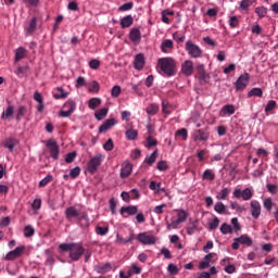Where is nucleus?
<instances>
[{
  "instance_id": "nucleus-1",
  "label": "nucleus",
  "mask_w": 278,
  "mask_h": 278,
  "mask_svg": "<svg viewBox=\"0 0 278 278\" xmlns=\"http://www.w3.org/2000/svg\"><path fill=\"white\" fill-rule=\"evenodd\" d=\"M159 66L161 71L167 77H173L177 75V62L173 58H163L159 60Z\"/></svg>"
},
{
  "instance_id": "nucleus-2",
  "label": "nucleus",
  "mask_w": 278,
  "mask_h": 278,
  "mask_svg": "<svg viewBox=\"0 0 278 278\" xmlns=\"http://www.w3.org/2000/svg\"><path fill=\"white\" fill-rule=\"evenodd\" d=\"M240 244H244L245 247H253V239L247 235H241L239 238H235L232 243L233 251H238V249H240Z\"/></svg>"
},
{
  "instance_id": "nucleus-3",
  "label": "nucleus",
  "mask_w": 278,
  "mask_h": 278,
  "mask_svg": "<svg viewBox=\"0 0 278 278\" xmlns=\"http://www.w3.org/2000/svg\"><path fill=\"white\" fill-rule=\"evenodd\" d=\"M77 104L73 100H68L64 105L63 110L59 113L62 118H68L75 112Z\"/></svg>"
},
{
  "instance_id": "nucleus-4",
  "label": "nucleus",
  "mask_w": 278,
  "mask_h": 278,
  "mask_svg": "<svg viewBox=\"0 0 278 278\" xmlns=\"http://www.w3.org/2000/svg\"><path fill=\"white\" fill-rule=\"evenodd\" d=\"M186 51H188L191 58H201L203 55V50L197 45H194L191 40L186 42Z\"/></svg>"
},
{
  "instance_id": "nucleus-5",
  "label": "nucleus",
  "mask_w": 278,
  "mask_h": 278,
  "mask_svg": "<svg viewBox=\"0 0 278 278\" xmlns=\"http://www.w3.org/2000/svg\"><path fill=\"white\" fill-rule=\"evenodd\" d=\"M137 240H139V242H141V244L151 245V244H155V242H157V237H155L149 232H141L138 235Z\"/></svg>"
},
{
  "instance_id": "nucleus-6",
  "label": "nucleus",
  "mask_w": 278,
  "mask_h": 278,
  "mask_svg": "<svg viewBox=\"0 0 278 278\" xmlns=\"http://www.w3.org/2000/svg\"><path fill=\"white\" fill-rule=\"evenodd\" d=\"M102 161V154H98L94 157H92L88 163V172L91 173V175H93V173H97L98 168L101 166Z\"/></svg>"
},
{
  "instance_id": "nucleus-7",
  "label": "nucleus",
  "mask_w": 278,
  "mask_h": 278,
  "mask_svg": "<svg viewBox=\"0 0 278 278\" xmlns=\"http://www.w3.org/2000/svg\"><path fill=\"white\" fill-rule=\"evenodd\" d=\"M194 142H207L210 140V131L205 129H198L192 135Z\"/></svg>"
},
{
  "instance_id": "nucleus-8",
  "label": "nucleus",
  "mask_w": 278,
  "mask_h": 278,
  "mask_svg": "<svg viewBox=\"0 0 278 278\" xmlns=\"http://www.w3.org/2000/svg\"><path fill=\"white\" fill-rule=\"evenodd\" d=\"M84 255V247L74 243L72 250L70 251V257L73 262H78V260Z\"/></svg>"
},
{
  "instance_id": "nucleus-9",
  "label": "nucleus",
  "mask_w": 278,
  "mask_h": 278,
  "mask_svg": "<svg viewBox=\"0 0 278 278\" xmlns=\"http://www.w3.org/2000/svg\"><path fill=\"white\" fill-rule=\"evenodd\" d=\"M47 149L50 151V155L53 160H58L60 155V146H58V142L55 140L50 139L46 143Z\"/></svg>"
},
{
  "instance_id": "nucleus-10",
  "label": "nucleus",
  "mask_w": 278,
  "mask_h": 278,
  "mask_svg": "<svg viewBox=\"0 0 278 278\" xmlns=\"http://www.w3.org/2000/svg\"><path fill=\"white\" fill-rule=\"evenodd\" d=\"M250 79L251 77L249 76V73L241 75L236 81V90H244V88L249 86Z\"/></svg>"
},
{
  "instance_id": "nucleus-11",
  "label": "nucleus",
  "mask_w": 278,
  "mask_h": 278,
  "mask_svg": "<svg viewBox=\"0 0 278 278\" xmlns=\"http://www.w3.org/2000/svg\"><path fill=\"white\" fill-rule=\"evenodd\" d=\"M200 84H207L210 81V74L205 73V66L200 64L197 66Z\"/></svg>"
},
{
  "instance_id": "nucleus-12",
  "label": "nucleus",
  "mask_w": 278,
  "mask_h": 278,
  "mask_svg": "<svg viewBox=\"0 0 278 278\" xmlns=\"http://www.w3.org/2000/svg\"><path fill=\"white\" fill-rule=\"evenodd\" d=\"M23 251H25V247H17L15 250L10 251L4 260H7V262H12V260H16V257H21V255H23Z\"/></svg>"
},
{
  "instance_id": "nucleus-13",
  "label": "nucleus",
  "mask_w": 278,
  "mask_h": 278,
  "mask_svg": "<svg viewBox=\"0 0 278 278\" xmlns=\"http://www.w3.org/2000/svg\"><path fill=\"white\" fill-rule=\"evenodd\" d=\"M132 170H134V165L131 163H129L128 161H125L122 164L121 178L127 179V177H129V175H131Z\"/></svg>"
},
{
  "instance_id": "nucleus-14",
  "label": "nucleus",
  "mask_w": 278,
  "mask_h": 278,
  "mask_svg": "<svg viewBox=\"0 0 278 278\" xmlns=\"http://www.w3.org/2000/svg\"><path fill=\"white\" fill-rule=\"evenodd\" d=\"M181 73L190 77L194 73V63L190 60L185 61L181 65Z\"/></svg>"
},
{
  "instance_id": "nucleus-15",
  "label": "nucleus",
  "mask_w": 278,
  "mask_h": 278,
  "mask_svg": "<svg viewBox=\"0 0 278 278\" xmlns=\"http://www.w3.org/2000/svg\"><path fill=\"white\" fill-rule=\"evenodd\" d=\"M116 125V118L112 117L106 119L103 125L99 128V134H105V131H109V129H112Z\"/></svg>"
},
{
  "instance_id": "nucleus-16",
  "label": "nucleus",
  "mask_w": 278,
  "mask_h": 278,
  "mask_svg": "<svg viewBox=\"0 0 278 278\" xmlns=\"http://www.w3.org/2000/svg\"><path fill=\"white\" fill-rule=\"evenodd\" d=\"M121 214L124 216V218H127L128 216H136L138 214V206L130 205V206H123L121 208ZM127 214V215H125Z\"/></svg>"
},
{
  "instance_id": "nucleus-17",
  "label": "nucleus",
  "mask_w": 278,
  "mask_h": 278,
  "mask_svg": "<svg viewBox=\"0 0 278 278\" xmlns=\"http://www.w3.org/2000/svg\"><path fill=\"white\" fill-rule=\"evenodd\" d=\"M251 214L253 218H260L262 214V205L257 202V200H253L251 202Z\"/></svg>"
},
{
  "instance_id": "nucleus-18",
  "label": "nucleus",
  "mask_w": 278,
  "mask_h": 278,
  "mask_svg": "<svg viewBox=\"0 0 278 278\" xmlns=\"http://www.w3.org/2000/svg\"><path fill=\"white\" fill-rule=\"evenodd\" d=\"M65 216L68 220H71V218H77V220H79L81 213H79V211H77V207L70 206L65 210Z\"/></svg>"
},
{
  "instance_id": "nucleus-19",
  "label": "nucleus",
  "mask_w": 278,
  "mask_h": 278,
  "mask_svg": "<svg viewBox=\"0 0 278 278\" xmlns=\"http://www.w3.org/2000/svg\"><path fill=\"white\" fill-rule=\"evenodd\" d=\"M216 256L215 253H208L205 255L204 261L199 264L200 270H205V268H210V264H212V260Z\"/></svg>"
},
{
  "instance_id": "nucleus-20",
  "label": "nucleus",
  "mask_w": 278,
  "mask_h": 278,
  "mask_svg": "<svg viewBox=\"0 0 278 278\" xmlns=\"http://www.w3.org/2000/svg\"><path fill=\"white\" fill-rule=\"evenodd\" d=\"M134 66L136 71H142L144 68V54L139 53L136 55Z\"/></svg>"
},
{
  "instance_id": "nucleus-21",
  "label": "nucleus",
  "mask_w": 278,
  "mask_h": 278,
  "mask_svg": "<svg viewBox=\"0 0 278 278\" xmlns=\"http://www.w3.org/2000/svg\"><path fill=\"white\" fill-rule=\"evenodd\" d=\"M129 38L130 40L135 43V45H138L142 38V35L140 33V29L138 28H132L130 30V34H129Z\"/></svg>"
},
{
  "instance_id": "nucleus-22",
  "label": "nucleus",
  "mask_w": 278,
  "mask_h": 278,
  "mask_svg": "<svg viewBox=\"0 0 278 278\" xmlns=\"http://www.w3.org/2000/svg\"><path fill=\"white\" fill-rule=\"evenodd\" d=\"M16 144H18V140L15 138H8L3 142L4 149H8L10 152L14 151Z\"/></svg>"
},
{
  "instance_id": "nucleus-23",
  "label": "nucleus",
  "mask_w": 278,
  "mask_h": 278,
  "mask_svg": "<svg viewBox=\"0 0 278 278\" xmlns=\"http://www.w3.org/2000/svg\"><path fill=\"white\" fill-rule=\"evenodd\" d=\"M134 25V17L131 15H127L122 18L121 27L126 29L127 27H131Z\"/></svg>"
},
{
  "instance_id": "nucleus-24",
  "label": "nucleus",
  "mask_w": 278,
  "mask_h": 278,
  "mask_svg": "<svg viewBox=\"0 0 278 278\" xmlns=\"http://www.w3.org/2000/svg\"><path fill=\"white\" fill-rule=\"evenodd\" d=\"M78 223L83 227H89L90 226V219L88 218V215L86 213H81L78 217Z\"/></svg>"
},
{
  "instance_id": "nucleus-25",
  "label": "nucleus",
  "mask_w": 278,
  "mask_h": 278,
  "mask_svg": "<svg viewBox=\"0 0 278 278\" xmlns=\"http://www.w3.org/2000/svg\"><path fill=\"white\" fill-rule=\"evenodd\" d=\"M251 97H264V91L262 90V88H252L249 92H248V98L251 99Z\"/></svg>"
},
{
  "instance_id": "nucleus-26",
  "label": "nucleus",
  "mask_w": 278,
  "mask_h": 278,
  "mask_svg": "<svg viewBox=\"0 0 278 278\" xmlns=\"http://www.w3.org/2000/svg\"><path fill=\"white\" fill-rule=\"evenodd\" d=\"M25 114H27V108L22 105L17 109V113H16V121L17 123H21V121H23V117L25 116Z\"/></svg>"
},
{
  "instance_id": "nucleus-27",
  "label": "nucleus",
  "mask_w": 278,
  "mask_h": 278,
  "mask_svg": "<svg viewBox=\"0 0 278 278\" xmlns=\"http://www.w3.org/2000/svg\"><path fill=\"white\" fill-rule=\"evenodd\" d=\"M27 55V50L25 48H18L15 52V62H21Z\"/></svg>"
},
{
  "instance_id": "nucleus-28",
  "label": "nucleus",
  "mask_w": 278,
  "mask_h": 278,
  "mask_svg": "<svg viewBox=\"0 0 278 278\" xmlns=\"http://www.w3.org/2000/svg\"><path fill=\"white\" fill-rule=\"evenodd\" d=\"M88 105L90 110H97V108H99V105H101V98H91L88 101Z\"/></svg>"
},
{
  "instance_id": "nucleus-29",
  "label": "nucleus",
  "mask_w": 278,
  "mask_h": 278,
  "mask_svg": "<svg viewBox=\"0 0 278 278\" xmlns=\"http://www.w3.org/2000/svg\"><path fill=\"white\" fill-rule=\"evenodd\" d=\"M161 49L163 53H168L169 49H173V40L166 39L162 42Z\"/></svg>"
},
{
  "instance_id": "nucleus-30",
  "label": "nucleus",
  "mask_w": 278,
  "mask_h": 278,
  "mask_svg": "<svg viewBox=\"0 0 278 278\" xmlns=\"http://www.w3.org/2000/svg\"><path fill=\"white\" fill-rule=\"evenodd\" d=\"M229 197V188H224L220 192L217 193L216 199L218 201H225Z\"/></svg>"
},
{
  "instance_id": "nucleus-31",
  "label": "nucleus",
  "mask_w": 278,
  "mask_h": 278,
  "mask_svg": "<svg viewBox=\"0 0 278 278\" xmlns=\"http://www.w3.org/2000/svg\"><path fill=\"white\" fill-rule=\"evenodd\" d=\"M220 232L224 235V236H227V233H233V227H231V225L225 223L222 225L220 227Z\"/></svg>"
},
{
  "instance_id": "nucleus-32",
  "label": "nucleus",
  "mask_w": 278,
  "mask_h": 278,
  "mask_svg": "<svg viewBox=\"0 0 278 278\" xmlns=\"http://www.w3.org/2000/svg\"><path fill=\"white\" fill-rule=\"evenodd\" d=\"M94 116H96L97 121H103V118H105V116H108V109L103 108V109L99 110L98 112L94 113Z\"/></svg>"
},
{
  "instance_id": "nucleus-33",
  "label": "nucleus",
  "mask_w": 278,
  "mask_h": 278,
  "mask_svg": "<svg viewBox=\"0 0 278 278\" xmlns=\"http://www.w3.org/2000/svg\"><path fill=\"white\" fill-rule=\"evenodd\" d=\"M36 17H33L29 25L25 27L27 34H34L36 31Z\"/></svg>"
},
{
  "instance_id": "nucleus-34",
  "label": "nucleus",
  "mask_w": 278,
  "mask_h": 278,
  "mask_svg": "<svg viewBox=\"0 0 278 278\" xmlns=\"http://www.w3.org/2000/svg\"><path fill=\"white\" fill-rule=\"evenodd\" d=\"M12 114H14V106L10 105L1 115V118L4 121L11 118Z\"/></svg>"
},
{
  "instance_id": "nucleus-35",
  "label": "nucleus",
  "mask_w": 278,
  "mask_h": 278,
  "mask_svg": "<svg viewBox=\"0 0 278 278\" xmlns=\"http://www.w3.org/2000/svg\"><path fill=\"white\" fill-rule=\"evenodd\" d=\"M202 179L214 181V179H216V175L212 173V169H206L202 176Z\"/></svg>"
},
{
  "instance_id": "nucleus-36",
  "label": "nucleus",
  "mask_w": 278,
  "mask_h": 278,
  "mask_svg": "<svg viewBox=\"0 0 278 278\" xmlns=\"http://www.w3.org/2000/svg\"><path fill=\"white\" fill-rule=\"evenodd\" d=\"M127 140H136L138 138V130L136 129H128L126 131Z\"/></svg>"
},
{
  "instance_id": "nucleus-37",
  "label": "nucleus",
  "mask_w": 278,
  "mask_h": 278,
  "mask_svg": "<svg viewBox=\"0 0 278 278\" xmlns=\"http://www.w3.org/2000/svg\"><path fill=\"white\" fill-rule=\"evenodd\" d=\"M155 160H157V150H155L150 156L146 157V164L151 166L152 164H155Z\"/></svg>"
},
{
  "instance_id": "nucleus-38",
  "label": "nucleus",
  "mask_w": 278,
  "mask_h": 278,
  "mask_svg": "<svg viewBox=\"0 0 278 278\" xmlns=\"http://www.w3.org/2000/svg\"><path fill=\"white\" fill-rule=\"evenodd\" d=\"M255 12H256L257 16H260V18H264V16H266V14H268V9H266V7H257L255 9Z\"/></svg>"
},
{
  "instance_id": "nucleus-39",
  "label": "nucleus",
  "mask_w": 278,
  "mask_h": 278,
  "mask_svg": "<svg viewBox=\"0 0 278 278\" xmlns=\"http://www.w3.org/2000/svg\"><path fill=\"white\" fill-rule=\"evenodd\" d=\"M252 197L253 192L249 188L244 189L241 193V199H243V201H249L252 199Z\"/></svg>"
},
{
  "instance_id": "nucleus-40",
  "label": "nucleus",
  "mask_w": 278,
  "mask_h": 278,
  "mask_svg": "<svg viewBox=\"0 0 278 278\" xmlns=\"http://www.w3.org/2000/svg\"><path fill=\"white\" fill-rule=\"evenodd\" d=\"M263 205L267 212H271L273 206L275 205V202H273V199L267 198L264 200Z\"/></svg>"
},
{
  "instance_id": "nucleus-41",
  "label": "nucleus",
  "mask_w": 278,
  "mask_h": 278,
  "mask_svg": "<svg viewBox=\"0 0 278 278\" xmlns=\"http://www.w3.org/2000/svg\"><path fill=\"white\" fill-rule=\"evenodd\" d=\"M214 210H215V212H217V214H225L227 206H225V204H223V202H217L214 206Z\"/></svg>"
},
{
  "instance_id": "nucleus-42",
  "label": "nucleus",
  "mask_w": 278,
  "mask_h": 278,
  "mask_svg": "<svg viewBox=\"0 0 278 278\" xmlns=\"http://www.w3.org/2000/svg\"><path fill=\"white\" fill-rule=\"evenodd\" d=\"M56 90L61 93H54V99H66V97H68V92H64V89L62 87H58Z\"/></svg>"
},
{
  "instance_id": "nucleus-43",
  "label": "nucleus",
  "mask_w": 278,
  "mask_h": 278,
  "mask_svg": "<svg viewBox=\"0 0 278 278\" xmlns=\"http://www.w3.org/2000/svg\"><path fill=\"white\" fill-rule=\"evenodd\" d=\"M276 108H277V101H275V100L268 101L267 105L265 108L266 114H268V112H273V110H275Z\"/></svg>"
},
{
  "instance_id": "nucleus-44",
  "label": "nucleus",
  "mask_w": 278,
  "mask_h": 278,
  "mask_svg": "<svg viewBox=\"0 0 278 278\" xmlns=\"http://www.w3.org/2000/svg\"><path fill=\"white\" fill-rule=\"evenodd\" d=\"M178 223H186L188 220V212L186 211H179L178 212V218L176 219Z\"/></svg>"
},
{
  "instance_id": "nucleus-45",
  "label": "nucleus",
  "mask_w": 278,
  "mask_h": 278,
  "mask_svg": "<svg viewBox=\"0 0 278 278\" xmlns=\"http://www.w3.org/2000/svg\"><path fill=\"white\" fill-rule=\"evenodd\" d=\"M256 0H242L240 3V8L241 10H249V8L251 5H253V3H255Z\"/></svg>"
},
{
  "instance_id": "nucleus-46",
  "label": "nucleus",
  "mask_w": 278,
  "mask_h": 278,
  "mask_svg": "<svg viewBox=\"0 0 278 278\" xmlns=\"http://www.w3.org/2000/svg\"><path fill=\"white\" fill-rule=\"evenodd\" d=\"M134 240V235H130V237L128 239H123V237H121V235L116 236V242L117 244H127V242H131Z\"/></svg>"
},
{
  "instance_id": "nucleus-47",
  "label": "nucleus",
  "mask_w": 278,
  "mask_h": 278,
  "mask_svg": "<svg viewBox=\"0 0 278 278\" xmlns=\"http://www.w3.org/2000/svg\"><path fill=\"white\" fill-rule=\"evenodd\" d=\"M156 112H159V108L156 104H150L147 108V114H149L150 116H155Z\"/></svg>"
},
{
  "instance_id": "nucleus-48",
  "label": "nucleus",
  "mask_w": 278,
  "mask_h": 278,
  "mask_svg": "<svg viewBox=\"0 0 278 278\" xmlns=\"http://www.w3.org/2000/svg\"><path fill=\"white\" fill-rule=\"evenodd\" d=\"M89 67L92 68L93 71H98V68L101 67V61H99L98 59H92L89 62Z\"/></svg>"
},
{
  "instance_id": "nucleus-49",
  "label": "nucleus",
  "mask_w": 278,
  "mask_h": 278,
  "mask_svg": "<svg viewBox=\"0 0 278 278\" xmlns=\"http://www.w3.org/2000/svg\"><path fill=\"white\" fill-rule=\"evenodd\" d=\"M75 157H77V152H70L65 156L66 164H73L75 162Z\"/></svg>"
},
{
  "instance_id": "nucleus-50",
  "label": "nucleus",
  "mask_w": 278,
  "mask_h": 278,
  "mask_svg": "<svg viewBox=\"0 0 278 278\" xmlns=\"http://www.w3.org/2000/svg\"><path fill=\"white\" fill-rule=\"evenodd\" d=\"M231 224L233 226L232 231H236V233H238V231H241L242 226L240 225V223L238 222L237 217L231 219Z\"/></svg>"
},
{
  "instance_id": "nucleus-51",
  "label": "nucleus",
  "mask_w": 278,
  "mask_h": 278,
  "mask_svg": "<svg viewBox=\"0 0 278 278\" xmlns=\"http://www.w3.org/2000/svg\"><path fill=\"white\" fill-rule=\"evenodd\" d=\"M112 270V265L110 263L104 264L103 266L98 267V273L105 274Z\"/></svg>"
},
{
  "instance_id": "nucleus-52",
  "label": "nucleus",
  "mask_w": 278,
  "mask_h": 278,
  "mask_svg": "<svg viewBox=\"0 0 278 278\" xmlns=\"http://www.w3.org/2000/svg\"><path fill=\"white\" fill-rule=\"evenodd\" d=\"M224 114H236V108L232 104H227L223 108Z\"/></svg>"
},
{
  "instance_id": "nucleus-53",
  "label": "nucleus",
  "mask_w": 278,
  "mask_h": 278,
  "mask_svg": "<svg viewBox=\"0 0 278 278\" xmlns=\"http://www.w3.org/2000/svg\"><path fill=\"white\" fill-rule=\"evenodd\" d=\"M99 88H100V86H99V84L97 83V80H93V81H91L90 83V85H89V88H88V91L89 92H99Z\"/></svg>"
},
{
  "instance_id": "nucleus-54",
  "label": "nucleus",
  "mask_w": 278,
  "mask_h": 278,
  "mask_svg": "<svg viewBox=\"0 0 278 278\" xmlns=\"http://www.w3.org/2000/svg\"><path fill=\"white\" fill-rule=\"evenodd\" d=\"M122 89L121 86H114L111 90V96L116 99L121 96Z\"/></svg>"
},
{
  "instance_id": "nucleus-55",
  "label": "nucleus",
  "mask_w": 278,
  "mask_h": 278,
  "mask_svg": "<svg viewBox=\"0 0 278 278\" xmlns=\"http://www.w3.org/2000/svg\"><path fill=\"white\" fill-rule=\"evenodd\" d=\"M50 181H53V176L48 175L46 178H43L41 181H39V188H45Z\"/></svg>"
},
{
  "instance_id": "nucleus-56",
  "label": "nucleus",
  "mask_w": 278,
  "mask_h": 278,
  "mask_svg": "<svg viewBox=\"0 0 278 278\" xmlns=\"http://www.w3.org/2000/svg\"><path fill=\"white\" fill-rule=\"evenodd\" d=\"M218 225H220V219H218V217H215V218L208 224V229H211V230L218 229Z\"/></svg>"
},
{
  "instance_id": "nucleus-57",
  "label": "nucleus",
  "mask_w": 278,
  "mask_h": 278,
  "mask_svg": "<svg viewBox=\"0 0 278 278\" xmlns=\"http://www.w3.org/2000/svg\"><path fill=\"white\" fill-rule=\"evenodd\" d=\"M104 151H113L114 150V141L112 139H109L104 144H103Z\"/></svg>"
},
{
  "instance_id": "nucleus-58",
  "label": "nucleus",
  "mask_w": 278,
  "mask_h": 278,
  "mask_svg": "<svg viewBox=\"0 0 278 278\" xmlns=\"http://www.w3.org/2000/svg\"><path fill=\"white\" fill-rule=\"evenodd\" d=\"M108 231H110V228H108V227L98 226L96 228V232L98 233V236H105L108 233Z\"/></svg>"
},
{
  "instance_id": "nucleus-59",
  "label": "nucleus",
  "mask_w": 278,
  "mask_h": 278,
  "mask_svg": "<svg viewBox=\"0 0 278 278\" xmlns=\"http://www.w3.org/2000/svg\"><path fill=\"white\" fill-rule=\"evenodd\" d=\"M40 207H42V200H40V198H37L31 203V208L33 210H40Z\"/></svg>"
},
{
  "instance_id": "nucleus-60",
  "label": "nucleus",
  "mask_w": 278,
  "mask_h": 278,
  "mask_svg": "<svg viewBox=\"0 0 278 278\" xmlns=\"http://www.w3.org/2000/svg\"><path fill=\"white\" fill-rule=\"evenodd\" d=\"M81 173V168H79L78 166L77 167H74L71 173H70V176L72 177V179H76V177H79V174Z\"/></svg>"
},
{
  "instance_id": "nucleus-61",
  "label": "nucleus",
  "mask_w": 278,
  "mask_h": 278,
  "mask_svg": "<svg viewBox=\"0 0 278 278\" xmlns=\"http://www.w3.org/2000/svg\"><path fill=\"white\" fill-rule=\"evenodd\" d=\"M168 273L172 275H178L179 274V268H177V265L175 264H169L167 267Z\"/></svg>"
},
{
  "instance_id": "nucleus-62",
  "label": "nucleus",
  "mask_w": 278,
  "mask_h": 278,
  "mask_svg": "<svg viewBox=\"0 0 278 278\" xmlns=\"http://www.w3.org/2000/svg\"><path fill=\"white\" fill-rule=\"evenodd\" d=\"M75 243H62V244H60L59 245V249H61V251H72V249H73V245H74Z\"/></svg>"
},
{
  "instance_id": "nucleus-63",
  "label": "nucleus",
  "mask_w": 278,
  "mask_h": 278,
  "mask_svg": "<svg viewBox=\"0 0 278 278\" xmlns=\"http://www.w3.org/2000/svg\"><path fill=\"white\" fill-rule=\"evenodd\" d=\"M35 230L31 228V226H26L24 229V235L26 238H31L34 236Z\"/></svg>"
},
{
  "instance_id": "nucleus-64",
  "label": "nucleus",
  "mask_w": 278,
  "mask_h": 278,
  "mask_svg": "<svg viewBox=\"0 0 278 278\" xmlns=\"http://www.w3.org/2000/svg\"><path fill=\"white\" fill-rule=\"evenodd\" d=\"M176 136H182V140H188V130L186 128H181L176 131Z\"/></svg>"
}]
</instances>
